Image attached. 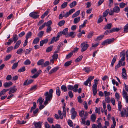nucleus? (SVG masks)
<instances>
[{"mask_svg":"<svg viewBox=\"0 0 128 128\" xmlns=\"http://www.w3.org/2000/svg\"><path fill=\"white\" fill-rule=\"evenodd\" d=\"M91 118L93 122H94L96 119V114H93L91 116Z\"/></svg>","mask_w":128,"mask_h":128,"instance_id":"obj_25","label":"nucleus"},{"mask_svg":"<svg viewBox=\"0 0 128 128\" xmlns=\"http://www.w3.org/2000/svg\"><path fill=\"white\" fill-rule=\"evenodd\" d=\"M89 45L86 44L85 45L84 43H82L80 45L81 48H82L81 51L82 52H84L86 51L89 47Z\"/></svg>","mask_w":128,"mask_h":128,"instance_id":"obj_4","label":"nucleus"},{"mask_svg":"<svg viewBox=\"0 0 128 128\" xmlns=\"http://www.w3.org/2000/svg\"><path fill=\"white\" fill-rule=\"evenodd\" d=\"M124 32L125 33L128 32V23L124 28Z\"/></svg>","mask_w":128,"mask_h":128,"instance_id":"obj_40","label":"nucleus"},{"mask_svg":"<svg viewBox=\"0 0 128 128\" xmlns=\"http://www.w3.org/2000/svg\"><path fill=\"white\" fill-rule=\"evenodd\" d=\"M65 22L64 20L61 21L59 22L58 24V25L60 27L63 26L65 24Z\"/></svg>","mask_w":128,"mask_h":128,"instance_id":"obj_31","label":"nucleus"},{"mask_svg":"<svg viewBox=\"0 0 128 128\" xmlns=\"http://www.w3.org/2000/svg\"><path fill=\"white\" fill-rule=\"evenodd\" d=\"M47 120L48 122L51 124H52L54 122V120L53 118H48Z\"/></svg>","mask_w":128,"mask_h":128,"instance_id":"obj_58","label":"nucleus"},{"mask_svg":"<svg viewBox=\"0 0 128 128\" xmlns=\"http://www.w3.org/2000/svg\"><path fill=\"white\" fill-rule=\"evenodd\" d=\"M80 10H79L76 12L75 14L73 15L72 16V18H74L79 16L80 14Z\"/></svg>","mask_w":128,"mask_h":128,"instance_id":"obj_20","label":"nucleus"},{"mask_svg":"<svg viewBox=\"0 0 128 128\" xmlns=\"http://www.w3.org/2000/svg\"><path fill=\"white\" fill-rule=\"evenodd\" d=\"M80 17L79 16L75 18L74 20V24L78 23L80 21Z\"/></svg>","mask_w":128,"mask_h":128,"instance_id":"obj_18","label":"nucleus"},{"mask_svg":"<svg viewBox=\"0 0 128 128\" xmlns=\"http://www.w3.org/2000/svg\"><path fill=\"white\" fill-rule=\"evenodd\" d=\"M13 84L12 82H6L4 84V86L5 88H8L11 86Z\"/></svg>","mask_w":128,"mask_h":128,"instance_id":"obj_10","label":"nucleus"},{"mask_svg":"<svg viewBox=\"0 0 128 128\" xmlns=\"http://www.w3.org/2000/svg\"><path fill=\"white\" fill-rule=\"evenodd\" d=\"M74 34V32H70L69 34H68L66 36L67 38H68L69 37H71L72 38H74L75 37V36H73Z\"/></svg>","mask_w":128,"mask_h":128,"instance_id":"obj_21","label":"nucleus"},{"mask_svg":"<svg viewBox=\"0 0 128 128\" xmlns=\"http://www.w3.org/2000/svg\"><path fill=\"white\" fill-rule=\"evenodd\" d=\"M42 122H34V124L35 126L34 128H42Z\"/></svg>","mask_w":128,"mask_h":128,"instance_id":"obj_7","label":"nucleus"},{"mask_svg":"<svg viewBox=\"0 0 128 128\" xmlns=\"http://www.w3.org/2000/svg\"><path fill=\"white\" fill-rule=\"evenodd\" d=\"M44 23H46V24H45V26H46L47 27L51 26H50L52 24V21L51 20H50L47 22H45Z\"/></svg>","mask_w":128,"mask_h":128,"instance_id":"obj_41","label":"nucleus"},{"mask_svg":"<svg viewBox=\"0 0 128 128\" xmlns=\"http://www.w3.org/2000/svg\"><path fill=\"white\" fill-rule=\"evenodd\" d=\"M26 70V69L25 67L24 66L21 68L19 69L18 70V72H23L25 71Z\"/></svg>","mask_w":128,"mask_h":128,"instance_id":"obj_43","label":"nucleus"},{"mask_svg":"<svg viewBox=\"0 0 128 128\" xmlns=\"http://www.w3.org/2000/svg\"><path fill=\"white\" fill-rule=\"evenodd\" d=\"M44 62V60L43 59H41L39 60L37 63V64L38 66L43 65Z\"/></svg>","mask_w":128,"mask_h":128,"instance_id":"obj_22","label":"nucleus"},{"mask_svg":"<svg viewBox=\"0 0 128 128\" xmlns=\"http://www.w3.org/2000/svg\"><path fill=\"white\" fill-rule=\"evenodd\" d=\"M13 48V47L12 46L8 47L7 49L6 52L7 53L9 52L10 51H12Z\"/></svg>","mask_w":128,"mask_h":128,"instance_id":"obj_64","label":"nucleus"},{"mask_svg":"<svg viewBox=\"0 0 128 128\" xmlns=\"http://www.w3.org/2000/svg\"><path fill=\"white\" fill-rule=\"evenodd\" d=\"M77 4V2L76 1H74L71 3L70 5V6L72 8L75 6Z\"/></svg>","mask_w":128,"mask_h":128,"instance_id":"obj_29","label":"nucleus"},{"mask_svg":"<svg viewBox=\"0 0 128 128\" xmlns=\"http://www.w3.org/2000/svg\"><path fill=\"white\" fill-rule=\"evenodd\" d=\"M61 89L64 92H66L67 91V87L65 85H64L61 87Z\"/></svg>","mask_w":128,"mask_h":128,"instance_id":"obj_35","label":"nucleus"},{"mask_svg":"<svg viewBox=\"0 0 128 128\" xmlns=\"http://www.w3.org/2000/svg\"><path fill=\"white\" fill-rule=\"evenodd\" d=\"M37 85H36L32 87L30 90V91H32L33 90H35L37 89Z\"/></svg>","mask_w":128,"mask_h":128,"instance_id":"obj_53","label":"nucleus"},{"mask_svg":"<svg viewBox=\"0 0 128 128\" xmlns=\"http://www.w3.org/2000/svg\"><path fill=\"white\" fill-rule=\"evenodd\" d=\"M68 28H66L64 29L62 32H60L58 34L56 37H54L52 39L50 42L49 43V44H51L54 43L55 42H57L59 40L60 36L62 35V34L66 36L68 34Z\"/></svg>","mask_w":128,"mask_h":128,"instance_id":"obj_1","label":"nucleus"},{"mask_svg":"<svg viewBox=\"0 0 128 128\" xmlns=\"http://www.w3.org/2000/svg\"><path fill=\"white\" fill-rule=\"evenodd\" d=\"M61 91L59 87H57L56 90V94L59 97L60 95Z\"/></svg>","mask_w":128,"mask_h":128,"instance_id":"obj_27","label":"nucleus"},{"mask_svg":"<svg viewBox=\"0 0 128 128\" xmlns=\"http://www.w3.org/2000/svg\"><path fill=\"white\" fill-rule=\"evenodd\" d=\"M78 85L77 84H75L74 86L69 85L68 86V88L69 90H72L74 92H78Z\"/></svg>","mask_w":128,"mask_h":128,"instance_id":"obj_2","label":"nucleus"},{"mask_svg":"<svg viewBox=\"0 0 128 128\" xmlns=\"http://www.w3.org/2000/svg\"><path fill=\"white\" fill-rule=\"evenodd\" d=\"M44 31L40 32L38 33V36L40 38H42L44 34Z\"/></svg>","mask_w":128,"mask_h":128,"instance_id":"obj_47","label":"nucleus"},{"mask_svg":"<svg viewBox=\"0 0 128 128\" xmlns=\"http://www.w3.org/2000/svg\"><path fill=\"white\" fill-rule=\"evenodd\" d=\"M69 125L70 127H72L73 126V124L72 121L70 120H68V121Z\"/></svg>","mask_w":128,"mask_h":128,"instance_id":"obj_52","label":"nucleus"},{"mask_svg":"<svg viewBox=\"0 0 128 128\" xmlns=\"http://www.w3.org/2000/svg\"><path fill=\"white\" fill-rule=\"evenodd\" d=\"M84 112V110H82L80 112L79 115L80 117H82L83 116Z\"/></svg>","mask_w":128,"mask_h":128,"instance_id":"obj_61","label":"nucleus"},{"mask_svg":"<svg viewBox=\"0 0 128 128\" xmlns=\"http://www.w3.org/2000/svg\"><path fill=\"white\" fill-rule=\"evenodd\" d=\"M23 51V50L22 48H20L17 51L16 53L18 54H21Z\"/></svg>","mask_w":128,"mask_h":128,"instance_id":"obj_60","label":"nucleus"},{"mask_svg":"<svg viewBox=\"0 0 128 128\" xmlns=\"http://www.w3.org/2000/svg\"><path fill=\"white\" fill-rule=\"evenodd\" d=\"M21 43V41L20 40H18L16 43V44L14 47V49L15 50L18 48L20 46Z\"/></svg>","mask_w":128,"mask_h":128,"instance_id":"obj_14","label":"nucleus"},{"mask_svg":"<svg viewBox=\"0 0 128 128\" xmlns=\"http://www.w3.org/2000/svg\"><path fill=\"white\" fill-rule=\"evenodd\" d=\"M19 62V61L18 62L15 63L13 64L12 68V70H14L17 67Z\"/></svg>","mask_w":128,"mask_h":128,"instance_id":"obj_37","label":"nucleus"},{"mask_svg":"<svg viewBox=\"0 0 128 128\" xmlns=\"http://www.w3.org/2000/svg\"><path fill=\"white\" fill-rule=\"evenodd\" d=\"M46 96V101L44 102V104L46 105L48 103V102L50 100L52 99Z\"/></svg>","mask_w":128,"mask_h":128,"instance_id":"obj_39","label":"nucleus"},{"mask_svg":"<svg viewBox=\"0 0 128 128\" xmlns=\"http://www.w3.org/2000/svg\"><path fill=\"white\" fill-rule=\"evenodd\" d=\"M50 64V62L48 61H46L44 64L42 66V67H45L48 66Z\"/></svg>","mask_w":128,"mask_h":128,"instance_id":"obj_55","label":"nucleus"},{"mask_svg":"<svg viewBox=\"0 0 128 128\" xmlns=\"http://www.w3.org/2000/svg\"><path fill=\"white\" fill-rule=\"evenodd\" d=\"M44 100V99L42 100V97H40L38 100L37 102V103H38L39 102L40 103V104L42 105L43 102Z\"/></svg>","mask_w":128,"mask_h":128,"instance_id":"obj_28","label":"nucleus"},{"mask_svg":"<svg viewBox=\"0 0 128 128\" xmlns=\"http://www.w3.org/2000/svg\"><path fill=\"white\" fill-rule=\"evenodd\" d=\"M100 16V17L98 19V24H100V23L102 22L103 20V19L102 18L103 17V16Z\"/></svg>","mask_w":128,"mask_h":128,"instance_id":"obj_48","label":"nucleus"},{"mask_svg":"<svg viewBox=\"0 0 128 128\" xmlns=\"http://www.w3.org/2000/svg\"><path fill=\"white\" fill-rule=\"evenodd\" d=\"M118 110L120 111H121L122 108V105L121 102L119 101L118 102Z\"/></svg>","mask_w":128,"mask_h":128,"instance_id":"obj_44","label":"nucleus"},{"mask_svg":"<svg viewBox=\"0 0 128 128\" xmlns=\"http://www.w3.org/2000/svg\"><path fill=\"white\" fill-rule=\"evenodd\" d=\"M112 26V23L108 24L105 26L104 29L105 30L110 29L111 28Z\"/></svg>","mask_w":128,"mask_h":128,"instance_id":"obj_15","label":"nucleus"},{"mask_svg":"<svg viewBox=\"0 0 128 128\" xmlns=\"http://www.w3.org/2000/svg\"><path fill=\"white\" fill-rule=\"evenodd\" d=\"M104 0H100L98 2V6H99L104 2Z\"/></svg>","mask_w":128,"mask_h":128,"instance_id":"obj_63","label":"nucleus"},{"mask_svg":"<svg viewBox=\"0 0 128 128\" xmlns=\"http://www.w3.org/2000/svg\"><path fill=\"white\" fill-rule=\"evenodd\" d=\"M82 58L83 56H80L75 60V62H79L82 60Z\"/></svg>","mask_w":128,"mask_h":128,"instance_id":"obj_42","label":"nucleus"},{"mask_svg":"<svg viewBox=\"0 0 128 128\" xmlns=\"http://www.w3.org/2000/svg\"><path fill=\"white\" fill-rule=\"evenodd\" d=\"M84 70L87 73L89 72L90 71V68L88 67H86L84 68Z\"/></svg>","mask_w":128,"mask_h":128,"instance_id":"obj_51","label":"nucleus"},{"mask_svg":"<svg viewBox=\"0 0 128 128\" xmlns=\"http://www.w3.org/2000/svg\"><path fill=\"white\" fill-rule=\"evenodd\" d=\"M64 12H62V13H63V16H64L66 18L68 17L70 15V14H69V12H66V14H64Z\"/></svg>","mask_w":128,"mask_h":128,"instance_id":"obj_56","label":"nucleus"},{"mask_svg":"<svg viewBox=\"0 0 128 128\" xmlns=\"http://www.w3.org/2000/svg\"><path fill=\"white\" fill-rule=\"evenodd\" d=\"M72 62V60H70L64 64V66L65 67H67L70 66Z\"/></svg>","mask_w":128,"mask_h":128,"instance_id":"obj_30","label":"nucleus"},{"mask_svg":"<svg viewBox=\"0 0 128 128\" xmlns=\"http://www.w3.org/2000/svg\"><path fill=\"white\" fill-rule=\"evenodd\" d=\"M73 53L71 52L66 56V58L68 59L70 58L73 55Z\"/></svg>","mask_w":128,"mask_h":128,"instance_id":"obj_49","label":"nucleus"},{"mask_svg":"<svg viewBox=\"0 0 128 128\" xmlns=\"http://www.w3.org/2000/svg\"><path fill=\"white\" fill-rule=\"evenodd\" d=\"M32 35V32H28L26 36V39L28 40L29 38H30L31 37Z\"/></svg>","mask_w":128,"mask_h":128,"instance_id":"obj_23","label":"nucleus"},{"mask_svg":"<svg viewBox=\"0 0 128 128\" xmlns=\"http://www.w3.org/2000/svg\"><path fill=\"white\" fill-rule=\"evenodd\" d=\"M31 62L28 59L24 63V64L25 65H27L30 64Z\"/></svg>","mask_w":128,"mask_h":128,"instance_id":"obj_45","label":"nucleus"},{"mask_svg":"<svg viewBox=\"0 0 128 128\" xmlns=\"http://www.w3.org/2000/svg\"><path fill=\"white\" fill-rule=\"evenodd\" d=\"M12 55L11 54H9L8 56H7L5 58V60L6 61L10 59Z\"/></svg>","mask_w":128,"mask_h":128,"instance_id":"obj_62","label":"nucleus"},{"mask_svg":"<svg viewBox=\"0 0 128 128\" xmlns=\"http://www.w3.org/2000/svg\"><path fill=\"white\" fill-rule=\"evenodd\" d=\"M68 3L67 2H65L63 3L61 6V8L62 9H64L66 8L68 5Z\"/></svg>","mask_w":128,"mask_h":128,"instance_id":"obj_38","label":"nucleus"},{"mask_svg":"<svg viewBox=\"0 0 128 128\" xmlns=\"http://www.w3.org/2000/svg\"><path fill=\"white\" fill-rule=\"evenodd\" d=\"M110 10L109 9H107L103 13V15L102 16L103 17H106L108 15L109 12Z\"/></svg>","mask_w":128,"mask_h":128,"instance_id":"obj_24","label":"nucleus"},{"mask_svg":"<svg viewBox=\"0 0 128 128\" xmlns=\"http://www.w3.org/2000/svg\"><path fill=\"white\" fill-rule=\"evenodd\" d=\"M8 89H4L0 92V96H1L2 95L4 94L6 92L9 90Z\"/></svg>","mask_w":128,"mask_h":128,"instance_id":"obj_17","label":"nucleus"},{"mask_svg":"<svg viewBox=\"0 0 128 128\" xmlns=\"http://www.w3.org/2000/svg\"><path fill=\"white\" fill-rule=\"evenodd\" d=\"M94 76H90L86 80L84 84L86 86H88V84H89V86H90L91 85V82L92 80L94 79Z\"/></svg>","mask_w":128,"mask_h":128,"instance_id":"obj_3","label":"nucleus"},{"mask_svg":"<svg viewBox=\"0 0 128 128\" xmlns=\"http://www.w3.org/2000/svg\"><path fill=\"white\" fill-rule=\"evenodd\" d=\"M48 41V38H46L45 40L41 41L40 42V46H42L44 44L47 43Z\"/></svg>","mask_w":128,"mask_h":128,"instance_id":"obj_13","label":"nucleus"},{"mask_svg":"<svg viewBox=\"0 0 128 128\" xmlns=\"http://www.w3.org/2000/svg\"><path fill=\"white\" fill-rule=\"evenodd\" d=\"M13 37L14 38L12 40L13 41V42H14V43H15L18 39V36L16 34L14 35Z\"/></svg>","mask_w":128,"mask_h":128,"instance_id":"obj_33","label":"nucleus"},{"mask_svg":"<svg viewBox=\"0 0 128 128\" xmlns=\"http://www.w3.org/2000/svg\"><path fill=\"white\" fill-rule=\"evenodd\" d=\"M59 68V67H56L52 70L49 72V74H51L56 72L58 70Z\"/></svg>","mask_w":128,"mask_h":128,"instance_id":"obj_11","label":"nucleus"},{"mask_svg":"<svg viewBox=\"0 0 128 128\" xmlns=\"http://www.w3.org/2000/svg\"><path fill=\"white\" fill-rule=\"evenodd\" d=\"M54 92L52 89H50L49 91V92H46L44 94V96H46L50 97L49 98L52 99V94Z\"/></svg>","mask_w":128,"mask_h":128,"instance_id":"obj_5","label":"nucleus"},{"mask_svg":"<svg viewBox=\"0 0 128 128\" xmlns=\"http://www.w3.org/2000/svg\"><path fill=\"white\" fill-rule=\"evenodd\" d=\"M53 48V46H50L47 48L46 50V52H50L52 50Z\"/></svg>","mask_w":128,"mask_h":128,"instance_id":"obj_34","label":"nucleus"},{"mask_svg":"<svg viewBox=\"0 0 128 128\" xmlns=\"http://www.w3.org/2000/svg\"><path fill=\"white\" fill-rule=\"evenodd\" d=\"M52 30V28L51 26L48 27V28L46 30V32L47 33H49Z\"/></svg>","mask_w":128,"mask_h":128,"instance_id":"obj_57","label":"nucleus"},{"mask_svg":"<svg viewBox=\"0 0 128 128\" xmlns=\"http://www.w3.org/2000/svg\"><path fill=\"white\" fill-rule=\"evenodd\" d=\"M40 38H35L33 41V44H38L39 42Z\"/></svg>","mask_w":128,"mask_h":128,"instance_id":"obj_26","label":"nucleus"},{"mask_svg":"<svg viewBox=\"0 0 128 128\" xmlns=\"http://www.w3.org/2000/svg\"><path fill=\"white\" fill-rule=\"evenodd\" d=\"M128 94L124 90L123 91V96L124 98H126V97L128 96Z\"/></svg>","mask_w":128,"mask_h":128,"instance_id":"obj_46","label":"nucleus"},{"mask_svg":"<svg viewBox=\"0 0 128 128\" xmlns=\"http://www.w3.org/2000/svg\"><path fill=\"white\" fill-rule=\"evenodd\" d=\"M122 77L125 80H126L127 78V76L126 73V69L124 68L122 69Z\"/></svg>","mask_w":128,"mask_h":128,"instance_id":"obj_8","label":"nucleus"},{"mask_svg":"<svg viewBox=\"0 0 128 128\" xmlns=\"http://www.w3.org/2000/svg\"><path fill=\"white\" fill-rule=\"evenodd\" d=\"M114 11L115 12L118 13L120 12V8L117 6H115L113 8Z\"/></svg>","mask_w":128,"mask_h":128,"instance_id":"obj_16","label":"nucleus"},{"mask_svg":"<svg viewBox=\"0 0 128 128\" xmlns=\"http://www.w3.org/2000/svg\"><path fill=\"white\" fill-rule=\"evenodd\" d=\"M34 81V80H30L28 81V79L26 80L23 84L24 86L28 85L32 83Z\"/></svg>","mask_w":128,"mask_h":128,"instance_id":"obj_9","label":"nucleus"},{"mask_svg":"<svg viewBox=\"0 0 128 128\" xmlns=\"http://www.w3.org/2000/svg\"><path fill=\"white\" fill-rule=\"evenodd\" d=\"M38 13L36 12H32L30 14V16L33 18L36 19L39 18V15H37Z\"/></svg>","mask_w":128,"mask_h":128,"instance_id":"obj_6","label":"nucleus"},{"mask_svg":"<svg viewBox=\"0 0 128 128\" xmlns=\"http://www.w3.org/2000/svg\"><path fill=\"white\" fill-rule=\"evenodd\" d=\"M121 30V28H114L111 29L112 33L115 32H118Z\"/></svg>","mask_w":128,"mask_h":128,"instance_id":"obj_19","label":"nucleus"},{"mask_svg":"<svg viewBox=\"0 0 128 128\" xmlns=\"http://www.w3.org/2000/svg\"><path fill=\"white\" fill-rule=\"evenodd\" d=\"M16 86H14L13 88H10V91L9 94H11L16 92L17 90V88H15Z\"/></svg>","mask_w":128,"mask_h":128,"instance_id":"obj_12","label":"nucleus"},{"mask_svg":"<svg viewBox=\"0 0 128 128\" xmlns=\"http://www.w3.org/2000/svg\"><path fill=\"white\" fill-rule=\"evenodd\" d=\"M108 44H109L114 42L115 40V39L114 38H113L112 39H108Z\"/></svg>","mask_w":128,"mask_h":128,"instance_id":"obj_50","label":"nucleus"},{"mask_svg":"<svg viewBox=\"0 0 128 128\" xmlns=\"http://www.w3.org/2000/svg\"><path fill=\"white\" fill-rule=\"evenodd\" d=\"M126 5V4L125 3L122 2L120 4V6L121 8H123Z\"/></svg>","mask_w":128,"mask_h":128,"instance_id":"obj_54","label":"nucleus"},{"mask_svg":"<svg viewBox=\"0 0 128 128\" xmlns=\"http://www.w3.org/2000/svg\"><path fill=\"white\" fill-rule=\"evenodd\" d=\"M94 34L93 32H90L88 34L87 38L89 39L91 38Z\"/></svg>","mask_w":128,"mask_h":128,"instance_id":"obj_59","label":"nucleus"},{"mask_svg":"<svg viewBox=\"0 0 128 128\" xmlns=\"http://www.w3.org/2000/svg\"><path fill=\"white\" fill-rule=\"evenodd\" d=\"M77 113L76 112H74V113H72L71 118L72 120L74 119L77 116Z\"/></svg>","mask_w":128,"mask_h":128,"instance_id":"obj_32","label":"nucleus"},{"mask_svg":"<svg viewBox=\"0 0 128 128\" xmlns=\"http://www.w3.org/2000/svg\"><path fill=\"white\" fill-rule=\"evenodd\" d=\"M104 36V35H102L100 36H99L97 37L95 40L97 41L98 40H101L103 38Z\"/></svg>","mask_w":128,"mask_h":128,"instance_id":"obj_36","label":"nucleus"}]
</instances>
